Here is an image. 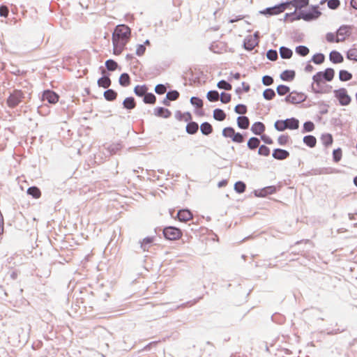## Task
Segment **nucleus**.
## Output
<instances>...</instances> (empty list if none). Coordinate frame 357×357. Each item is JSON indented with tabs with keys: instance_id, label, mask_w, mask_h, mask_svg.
<instances>
[{
	"instance_id": "ea45409f",
	"label": "nucleus",
	"mask_w": 357,
	"mask_h": 357,
	"mask_svg": "<svg viewBox=\"0 0 357 357\" xmlns=\"http://www.w3.org/2000/svg\"><path fill=\"white\" fill-rule=\"evenodd\" d=\"M263 96L265 99L271 100L275 96V93L273 89H267L264 91Z\"/></svg>"
},
{
	"instance_id": "603ef678",
	"label": "nucleus",
	"mask_w": 357,
	"mask_h": 357,
	"mask_svg": "<svg viewBox=\"0 0 357 357\" xmlns=\"http://www.w3.org/2000/svg\"><path fill=\"white\" fill-rule=\"evenodd\" d=\"M235 112L239 114H245L247 112V107L245 105L239 104L235 107Z\"/></svg>"
},
{
	"instance_id": "e433bc0d",
	"label": "nucleus",
	"mask_w": 357,
	"mask_h": 357,
	"mask_svg": "<svg viewBox=\"0 0 357 357\" xmlns=\"http://www.w3.org/2000/svg\"><path fill=\"white\" fill-rule=\"evenodd\" d=\"M309 3V0H294L292 3L293 6L296 7V8H302Z\"/></svg>"
},
{
	"instance_id": "4468645a",
	"label": "nucleus",
	"mask_w": 357,
	"mask_h": 357,
	"mask_svg": "<svg viewBox=\"0 0 357 357\" xmlns=\"http://www.w3.org/2000/svg\"><path fill=\"white\" fill-rule=\"evenodd\" d=\"M273 157L276 160H284L289 156V153L284 149H276L273 151Z\"/></svg>"
},
{
	"instance_id": "69168bd1",
	"label": "nucleus",
	"mask_w": 357,
	"mask_h": 357,
	"mask_svg": "<svg viewBox=\"0 0 357 357\" xmlns=\"http://www.w3.org/2000/svg\"><path fill=\"white\" fill-rule=\"evenodd\" d=\"M261 139L267 144H272L273 143V139L268 135H261Z\"/></svg>"
},
{
	"instance_id": "393cba45",
	"label": "nucleus",
	"mask_w": 357,
	"mask_h": 357,
	"mask_svg": "<svg viewBox=\"0 0 357 357\" xmlns=\"http://www.w3.org/2000/svg\"><path fill=\"white\" fill-rule=\"evenodd\" d=\"M303 142L310 148H313L316 146L317 144V139L316 138L312 135H307L304 137L303 138Z\"/></svg>"
},
{
	"instance_id": "a18cd8bd",
	"label": "nucleus",
	"mask_w": 357,
	"mask_h": 357,
	"mask_svg": "<svg viewBox=\"0 0 357 357\" xmlns=\"http://www.w3.org/2000/svg\"><path fill=\"white\" fill-rule=\"evenodd\" d=\"M289 88L285 85H279L277 87V92L280 96H284L289 93Z\"/></svg>"
},
{
	"instance_id": "1a4fd4ad",
	"label": "nucleus",
	"mask_w": 357,
	"mask_h": 357,
	"mask_svg": "<svg viewBox=\"0 0 357 357\" xmlns=\"http://www.w3.org/2000/svg\"><path fill=\"white\" fill-rule=\"evenodd\" d=\"M352 29L353 27L351 26H341L336 32L337 36V40H339L340 42L344 41L347 38H349L351 36L352 33Z\"/></svg>"
},
{
	"instance_id": "a211bd4d",
	"label": "nucleus",
	"mask_w": 357,
	"mask_h": 357,
	"mask_svg": "<svg viewBox=\"0 0 357 357\" xmlns=\"http://www.w3.org/2000/svg\"><path fill=\"white\" fill-rule=\"evenodd\" d=\"M238 126L241 129H247L250 125V121L247 116H241L237 118Z\"/></svg>"
},
{
	"instance_id": "864d4df0",
	"label": "nucleus",
	"mask_w": 357,
	"mask_h": 357,
	"mask_svg": "<svg viewBox=\"0 0 357 357\" xmlns=\"http://www.w3.org/2000/svg\"><path fill=\"white\" fill-rule=\"evenodd\" d=\"M190 102L193 105H195L198 108H201L203 106V102L202 100L199 98H197V97H192L190 99Z\"/></svg>"
},
{
	"instance_id": "a19ab883",
	"label": "nucleus",
	"mask_w": 357,
	"mask_h": 357,
	"mask_svg": "<svg viewBox=\"0 0 357 357\" xmlns=\"http://www.w3.org/2000/svg\"><path fill=\"white\" fill-rule=\"evenodd\" d=\"M207 98L211 102L217 101L219 99V93L216 91H210L207 93Z\"/></svg>"
},
{
	"instance_id": "c9c22d12",
	"label": "nucleus",
	"mask_w": 357,
	"mask_h": 357,
	"mask_svg": "<svg viewBox=\"0 0 357 357\" xmlns=\"http://www.w3.org/2000/svg\"><path fill=\"white\" fill-rule=\"evenodd\" d=\"M326 40L328 43H340L339 40H337V36L336 33H328L326 35Z\"/></svg>"
},
{
	"instance_id": "680f3d73",
	"label": "nucleus",
	"mask_w": 357,
	"mask_h": 357,
	"mask_svg": "<svg viewBox=\"0 0 357 357\" xmlns=\"http://www.w3.org/2000/svg\"><path fill=\"white\" fill-rule=\"evenodd\" d=\"M262 82L264 85L266 86H269V85H271L273 82V79L268 76V75H266V76H264L263 78H262Z\"/></svg>"
},
{
	"instance_id": "4be33fe9",
	"label": "nucleus",
	"mask_w": 357,
	"mask_h": 357,
	"mask_svg": "<svg viewBox=\"0 0 357 357\" xmlns=\"http://www.w3.org/2000/svg\"><path fill=\"white\" fill-rule=\"evenodd\" d=\"M27 193L35 199H38L41 196V192L40 189L35 186L29 188L27 190Z\"/></svg>"
},
{
	"instance_id": "ddd939ff",
	"label": "nucleus",
	"mask_w": 357,
	"mask_h": 357,
	"mask_svg": "<svg viewBox=\"0 0 357 357\" xmlns=\"http://www.w3.org/2000/svg\"><path fill=\"white\" fill-rule=\"evenodd\" d=\"M193 218L192 213L188 209L179 210L177 213V218L180 222H186Z\"/></svg>"
},
{
	"instance_id": "9d476101",
	"label": "nucleus",
	"mask_w": 357,
	"mask_h": 357,
	"mask_svg": "<svg viewBox=\"0 0 357 357\" xmlns=\"http://www.w3.org/2000/svg\"><path fill=\"white\" fill-rule=\"evenodd\" d=\"M321 12L319 11L318 7L313 6L309 12L302 11L299 13L298 19H303L306 21L316 19L319 17Z\"/></svg>"
},
{
	"instance_id": "8fccbe9b",
	"label": "nucleus",
	"mask_w": 357,
	"mask_h": 357,
	"mask_svg": "<svg viewBox=\"0 0 357 357\" xmlns=\"http://www.w3.org/2000/svg\"><path fill=\"white\" fill-rule=\"evenodd\" d=\"M179 97V93L177 91H172L167 93V98L169 100H176Z\"/></svg>"
},
{
	"instance_id": "423d86ee",
	"label": "nucleus",
	"mask_w": 357,
	"mask_h": 357,
	"mask_svg": "<svg viewBox=\"0 0 357 357\" xmlns=\"http://www.w3.org/2000/svg\"><path fill=\"white\" fill-rule=\"evenodd\" d=\"M222 135L226 138H230L235 143H242L244 141L243 136L240 132H236L232 127H226L222 130Z\"/></svg>"
},
{
	"instance_id": "f704fd0d",
	"label": "nucleus",
	"mask_w": 357,
	"mask_h": 357,
	"mask_svg": "<svg viewBox=\"0 0 357 357\" xmlns=\"http://www.w3.org/2000/svg\"><path fill=\"white\" fill-rule=\"evenodd\" d=\"M347 57L349 60L357 61V47H354L349 50Z\"/></svg>"
},
{
	"instance_id": "13d9d810",
	"label": "nucleus",
	"mask_w": 357,
	"mask_h": 357,
	"mask_svg": "<svg viewBox=\"0 0 357 357\" xmlns=\"http://www.w3.org/2000/svg\"><path fill=\"white\" fill-rule=\"evenodd\" d=\"M333 159L335 162H339L342 158V151L340 149H337L333 151Z\"/></svg>"
},
{
	"instance_id": "e2e57ef3",
	"label": "nucleus",
	"mask_w": 357,
	"mask_h": 357,
	"mask_svg": "<svg viewBox=\"0 0 357 357\" xmlns=\"http://www.w3.org/2000/svg\"><path fill=\"white\" fill-rule=\"evenodd\" d=\"M340 5V1L338 0H329L328 2V6L331 9L337 8Z\"/></svg>"
},
{
	"instance_id": "5701e85b",
	"label": "nucleus",
	"mask_w": 357,
	"mask_h": 357,
	"mask_svg": "<svg viewBox=\"0 0 357 357\" xmlns=\"http://www.w3.org/2000/svg\"><path fill=\"white\" fill-rule=\"evenodd\" d=\"M148 91L146 85H137L134 89L135 93L138 96H144Z\"/></svg>"
},
{
	"instance_id": "a878e982",
	"label": "nucleus",
	"mask_w": 357,
	"mask_h": 357,
	"mask_svg": "<svg viewBox=\"0 0 357 357\" xmlns=\"http://www.w3.org/2000/svg\"><path fill=\"white\" fill-rule=\"evenodd\" d=\"M123 106L125 108L128 109H134L136 106V103H135V99L132 97H130V98H126L124 100H123Z\"/></svg>"
},
{
	"instance_id": "f3484780",
	"label": "nucleus",
	"mask_w": 357,
	"mask_h": 357,
	"mask_svg": "<svg viewBox=\"0 0 357 357\" xmlns=\"http://www.w3.org/2000/svg\"><path fill=\"white\" fill-rule=\"evenodd\" d=\"M154 112L157 116L162 118H169L172 114L168 109L164 107H157L154 109Z\"/></svg>"
},
{
	"instance_id": "774afa93",
	"label": "nucleus",
	"mask_w": 357,
	"mask_h": 357,
	"mask_svg": "<svg viewBox=\"0 0 357 357\" xmlns=\"http://www.w3.org/2000/svg\"><path fill=\"white\" fill-rule=\"evenodd\" d=\"M244 17H245L244 15H240L237 16L236 17H234V19L229 20V22L230 23H234L235 22H237V21H239V20H241L244 19Z\"/></svg>"
},
{
	"instance_id": "20e7f679",
	"label": "nucleus",
	"mask_w": 357,
	"mask_h": 357,
	"mask_svg": "<svg viewBox=\"0 0 357 357\" xmlns=\"http://www.w3.org/2000/svg\"><path fill=\"white\" fill-rule=\"evenodd\" d=\"M24 99V93L19 89L14 90L6 100V104L10 108H15Z\"/></svg>"
},
{
	"instance_id": "9b49d317",
	"label": "nucleus",
	"mask_w": 357,
	"mask_h": 357,
	"mask_svg": "<svg viewBox=\"0 0 357 357\" xmlns=\"http://www.w3.org/2000/svg\"><path fill=\"white\" fill-rule=\"evenodd\" d=\"M288 5V3H282L271 8H267L262 12V13L269 15H278L284 12L287 9Z\"/></svg>"
},
{
	"instance_id": "c85d7f7f",
	"label": "nucleus",
	"mask_w": 357,
	"mask_h": 357,
	"mask_svg": "<svg viewBox=\"0 0 357 357\" xmlns=\"http://www.w3.org/2000/svg\"><path fill=\"white\" fill-rule=\"evenodd\" d=\"M339 78L342 82H346L351 79L352 74L345 70H341L339 73Z\"/></svg>"
},
{
	"instance_id": "49530a36",
	"label": "nucleus",
	"mask_w": 357,
	"mask_h": 357,
	"mask_svg": "<svg viewBox=\"0 0 357 357\" xmlns=\"http://www.w3.org/2000/svg\"><path fill=\"white\" fill-rule=\"evenodd\" d=\"M258 153L261 155L268 156L270 154V149L266 146L261 145L259 148Z\"/></svg>"
},
{
	"instance_id": "cd10ccee",
	"label": "nucleus",
	"mask_w": 357,
	"mask_h": 357,
	"mask_svg": "<svg viewBox=\"0 0 357 357\" xmlns=\"http://www.w3.org/2000/svg\"><path fill=\"white\" fill-rule=\"evenodd\" d=\"M295 76V72L294 70H284L281 74V79L285 81H290L294 79Z\"/></svg>"
},
{
	"instance_id": "f257e3e1",
	"label": "nucleus",
	"mask_w": 357,
	"mask_h": 357,
	"mask_svg": "<svg viewBox=\"0 0 357 357\" xmlns=\"http://www.w3.org/2000/svg\"><path fill=\"white\" fill-rule=\"evenodd\" d=\"M334 76L335 71L331 68H326L324 71L317 73L312 77V91L315 93H329L331 91L332 86L327 85L325 81H332Z\"/></svg>"
},
{
	"instance_id": "bb28decb",
	"label": "nucleus",
	"mask_w": 357,
	"mask_h": 357,
	"mask_svg": "<svg viewBox=\"0 0 357 357\" xmlns=\"http://www.w3.org/2000/svg\"><path fill=\"white\" fill-rule=\"evenodd\" d=\"M199 126L196 122H190L186 126V131L188 133L193 135L198 130Z\"/></svg>"
},
{
	"instance_id": "0eeeda50",
	"label": "nucleus",
	"mask_w": 357,
	"mask_h": 357,
	"mask_svg": "<svg viewBox=\"0 0 357 357\" xmlns=\"http://www.w3.org/2000/svg\"><path fill=\"white\" fill-rule=\"evenodd\" d=\"M163 234L165 238L170 241H176L181 238L183 233L178 228L174 227H167L163 229Z\"/></svg>"
},
{
	"instance_id": "052dcab7",
	"label": "nucleus",
	"mask_w": 357,
	"mask_h": 357,
	"mask_svg": "<svg viewBox=\"0 0 357 357\" xmlns=\"http://www.w3.org/2000/svg\"><path fill=\"white\" fill-rule=\"evenodd\" d=\"M304 130L307 132H311L314 129V125L311 121L305 122L303 125Z\"/></svg>"
},
{
	"instance_id": "f03ea898",
	"label": "nucleus",
	"mask_w": 357,
	"mask_h": 357,
	"mask_svg": "<svg viewBox=\"0 0 357 357\" xmlns=\"http://www.w3.org/2000/svg\"><path fill=\"white\" fill-rule=\"evenodd\" d=\"M130 29L125 25H117L112 33L113 54L120 55L130 38Z\"/></svg>"
},
{
	"instance_id": "6e6552de",
	"label": "nucleus",
	"mask_w": 357,
	"mask_h": 357,
	"mask_svg": "<svg viewBox=\"0 0 357 357\" xmlns=\"http://www.w3.org/2000/svg\"><path fill=\"white\" fill-rule=\"evenodd\" d=\"M307 96L302 92L292 91L285 98L286 102L291 104H299L306 100Z\"/></svg>"
},
{
	"instance_id": "7ed1b4c3",
	"label": "nucleus",
	"mask_w": 357,
	"mask_h": 357,
	"mask_svg": "<svg viewBox=\"0 0 357 357\" xmlns=\"http://www.w3.org/2000/svg\"><path fill=\"white\" fill-rule=\"evenodd\" d=\"M275 128L278 131L286 129L295 130L298 128L299 121L296 119L291 118L286 120H278L274 124Z\"/></svg>"
},
{
	"instance_id": "72a5a7b5",
	"label": "nucleus",
	"mask_w": 357,
	"mask_h": 357,
	"mask_svg": "<svg viewBox=\"0 0 357 357\" xmlns=\"http://www.w3.org/2000/svg\"><path fill=\"white\" fill-rule=\"evenodd\" d=\"M260 144V141L257 137H251L248 142V146L250 149H257Z\"/></svg>"
},
{
	"instance_id": "412c9836",
	"label": "nucleus",
	"mask_w": 357,
	"mask_h": 357,
	"mask_svg": "<svg viewBox=\"0 0 357 357\" xmlns=\"http://www.w3.org/2000/svg\"><path fill=\"white\" fill-rule=\"evenodd\" d=\"M200 130L203 135H208L212 133L213 127L209 123L205 122L201 125Z\"/></svg>"
},
{
	"instance_id": "6ab92c4d",
	"label": "nucleus",
	"mask_w": 357,
	"mask_h": 357,
	"mask_svg": "<svg viewBox=\"0 0 357 357\" xmlns=\"http://www.w3.org/2000/svg\"><path fill=\"white\" fill-rule=\"evenodd\" d=\"M330 60L334 63H340L343 61V56L337 51H332L329 55Z\"/></svg>"
},
{
	"instance_id": "0e129e2a",
	"label": "nucleus",
	"mask_w": 357,
	"mask_h": 357,
	"mask_svg": "<svg viewBox=\"0 0 357 357\" xmlns=\"http://www.w3.org/2000/svg\"><path fill=\"white\" fill-rule=\"evenodd\" d=\"M8 8L6 6H0V16L6 17L8 15Z\"/></svg>"
},
{
	"instance_id": "3c124183",
	"label": "nucleus",
	"mask_w": 357,
	"mask_h": 357,
	"mask_svg": "<svg viewBox=\"0 0 357 357\" xmlns=\"http://www.w3.org/2000/svg\"><path fill=\"white\" fill-rule=\"evenodd\" d=\"M324 59H325V57H324V54H317L313 56L312 61L314 63L321 64L324 61Z\"/></svg>"
},
{
	"instance_id": "4d7b16f0",
	"label": "nucleus",
	"mask_w": 357,
	"mask_h": 357,
	"mask_svg": "<svg viewBox=\"0 0 357 357\" xmlns=\"http://www.w3.org/2000/svg\"><path fill=\"white\" fill-rule=\"evenodd\" d=\"M155 91L156 93L162 95L167 91V88L163 84H158L155 88Z\"/></svg>"
},
{
	"instance_id": "79ce46f5",
	"label": "nucleus",
	"mask_w": 357,
	"mask_h": 357,
	"mask_svg": "<svg viewBox=\"0 0 357 357\" xmlns=\"http://www.w3.org/2000/svg\"><path fill=\"white\" fill-rule=\"evenodd\" d=\"M156 98L153 93H146L144 96V102L149 104H154L155 102Z\"/></svg>"
},
{
	"instance_id": "7c9ffc66",
	"label": "nucleus",
	"mask_w": 357,
	"mask_h": 357,
	"mask_svg": "<svg viewBox=\"0 0 357 357\" xmlns=\"http://www.w3.org/2000/svg\"><path fill=\"white\" fill-rule=\"evenodd\" d=\"M117 93L112 89H108L104 92V97L108 101H113L116 98Z\"/></svg>"
},
{
	"instance_id": "aec40b11",
	"label": "nucleus",
	"mask_w": 357,
	"mask_h": 357,
	"mask_svg": "<svg viewBox=\"0 0 357 357\" xmlns=\"http://www.w3.org/2000/svg\"><path fill=\"white\" fill-rule=\"evenodd\" d=\"M98 85L100 87L107 89L111 85V79L107 76L102 77L98 80Z\"/></svg>"
},
{
	"instance_id": "58836bf2",
	"label": "nucleus",
	"mask_w": 357,
	"mask_h": 357,
	"mask_svg": "<svg viewBox=\"0 0 357 357\" xmlns=\"http://www.w3.org/2000/svg\"><path fill=\"white\" fill-rule=\"evenodd\" d=\"M246 188L245 184L242 181H238L234 184V190L238 193H243L245 192Z\"/></svg>"
},
{
	"instance_id": "bf43d9fd",
	"label": "nucleus",
	"mask_w": 357,
	"mask_h": 357,
	"mask_svg": "<svg viewBox=\"0 0 357 357\" xmlns=\"http://www.w3.org/2000/svg\"><path fill=\"white\" fill-rule=\"evenodd\" d=\"M220 100L223 103H228L231 101V95L229 93H222L220 96Z\"/></svg>"
},
{
	"instance_id": "b1692460",
	"label": "nucleus",
	"mask_w": 357,
	"mask_h": 357,
	"mask_svg": "<svg viewBox=\"0 0 357 357\" xmlns=\"http://www.w3.org/2000/svg\"><path fill=\"white\" fill-rule=\"evenodd\" d=\"M213 118L217 121H224L226 119V114L220 109H215L213 111Z\"/></svg>"
},
{
	"instance_id": "4c0bfd02",
	"label": "nucleus",
	"mask_w": 357,
	"mask_h": 357,
	"mask_svg": "<svg viewBox=\"0 0 357 357\" xmlns=\"http://www.w3.org/2000/svg\"><path fill=\"white\" fill-rule=\"evenodd\" d=\"M105 66H106V68H107V70H110V71L115 70L118 67L117 63L112 59H109V60L106 61Z\"/></svg>"
},
{
	"instance_id": "5fc2aeb1",
	"label": "nucleus",
	"mask_w": 357,
	"mask_h": 357,
	"mask_svg": "<svg viewBox=\"0 0 357 357\" xmlns=\"http://www.w3.org/2000/svg\"><path fill=\"white\" fill-rule=\"evenodd\" d=\"M267 58L271 61H275L278 59V52L275 50H268L266 54Z\"/></svg>"
},
{
	"instance_id": "f8f14e48",
	"label": "nucleus",
	"mask_w": 357,
	"mask_h": 357,
	"mask_svg": "<svg viewBox=\"0 0 357 357\" xmlns=\"http://www.w3.org/2000/svg\"><path fill=\"white\" fill-rule=\"evenodd\" d=\"M59 96L53 91L46 90L43 92L42 100H46L49 103L55 104L59 101Z\"/></svg>"
},
{
	"instance_id": "473e14b6",
	"label": "nucleus",
	"mask_w": 357,
	"mask_h": 357,
	"mask_svg": "<svg viewBox=\"0 0 357 357\" xmlns=\"http://www.w3.org/2000/svg\"><path fill=\"white\" fill-rule=\"evenodd\" d=\"M321 139L323 144L325 145L326 146L331 145L333 142L332 135L328 133L322 135Z\"/></svg>"
},
{
	"instance_id": "39448f33",
	"label": "nucleus",
	"mask_w": 357,
	"mask_h": 357,
	"mask_svg": "<svg viewBox=\"0 0 357 357\" xmlns=\"http://www.w3.org/2000/svg\"><path fill=\"white\" fill-rule=\"evenodd\" d=\"M334 96L338 100L340 105L342 106L348 105L351 100L347 90L344 88H340L333 91Z\"/></svg>"
},
{
	"instance_id": "37998d69",
	"label": "nucleus",
	"mask_w": 357,
	"mask_h": 357,
	"mask_svg": "<svg viewBox=\"0 0 357 357\" xmlns=\"http://www.w3.org/2000/svg\"><path fill=\"white\" fill-rule=\"evenodd\" d=\"M296 52L301 56H304L308 54L309 49L305 46L300 45L296 48Z\"/></svg>"
},
{
	"instance_id": "de8ad7c7",
	"label": "nucleus",
	"mask_w": 357,
	"mask_h": 357,
	"mask_svg": "<svg viewBox=\"0 0 357 357\" xmlns=\"http://www.w3.org/2000/svg\"><path fill=\"white\" fill-rule=\"evenodd\" d=\"M217 86L219 89H225V90H228V91L231 90L232 88L231 85L225 80L220 81L218 83Z\"/></svg>"
},
{
	"instance_id": "338daca9",
	"label": "nucleus",
	"mask_w": 357,
	"mask_h": 357,
	"mask_svg": "<svg viewBox=\"0 0 357 357\" xmlns=\"http://www.w3.org/2000/svg\"><path fill=\"white\" fill-rule=\"evenodd\" d=\"M146 48L143 45H139L137 47L136 54L138 56H142L145 52Z\"/></svg>"
},
{
	"instance_id": "09e8293b",
	"label": "nucleus",
	"mask_w": 357,
	"mask_h": 357,
	"mask_svg": "<svg viewBox=\"0 0 357 357\" xmlns=\"http://www.w3.org/2000/svg\"><path fill=\"white\" fill-rule=\"evenodd\" d=\"M289 141V137L287 135H280L278 138V142L280 145L284 146L286 145Z\"/></svg>"
},
{
	"instance_id": "c756f323",
	"label": "nucleus",
	"mask_w": 357,
	"mask_h": 357,
	"mask_svg": "<svg viewBox=\"0 0 357 357\" xmlns=\"http://www.w3.org/2000/svg\"><path fill=\"white\" fill-rule=\"evenodd\" d=\"M119 84L123 86H128L130 84V78L128 74L123 73L119 77Z\"/></svg>"
},
{
	"instance_id": "6e6d98bb",
	"label": "nucleus",
	"mask_w": 357,
	"mask_h": 357,
	"mask_svg": "<svg viewBox=\"0 0 357 357\" xmlns=\"http://www.w3.org/2000/svg\"><path fill=\"white\" fill-rule=\"evenodd\" d=\"M250 85L245 82H243L241 84V87H239L236 89V92L238 93H241L242 92H248L250 91Z\"/></svg>"
},
{
	"instance_id": "dca6fc26",
	"label": "nucleus",
	"mask_w": 357,
	"mask_h": 357,
	"mask_svg": "<svg viewBox=\"0 0 357 357\" xmlns=\"http://www.w3.org/2000/svg\"><path fill=\"white\" fill-rule=\"evenodd\" d=\"M210 49L215 53L220 54L225 50L226 45L222 42L216 41L211 44Z\"/></svg>"
},
{
	"instance_id": "2f4dec72",
	"label": "nucleus",
	"mask_w": 357,
	"mask_h": 357,
	"mask_svg": "<svg viewBox=\"0 0 357 357\" xmlns=\"http://www.w3.org/2000/svg\"><path fill=\"white\" fill-rule=\"evenodd\" d=\"M280 54L283 59H290L292 56V51L285 47H281L280 49Z\"/></svg>"
},
{
	"instance_id": "2eb2a0df",
	"label": "nucleus",
	"mask_w": 357,
	"mask_h": 357,
	"mask_svg": "<svg viewBox=\"0 0 357 357\" xmlns=\"http://www.w3.org/2000/svg\"><path fill=\"white\" fill-rule=\"evenodd\" d=\"M266 127L261 122H255L251 127V131L257 135H262L264 132Z\"/></svg>"
},
{
	"instance_id": "c03bdc74",
	"label": "nucleus",
	"mask_w": 357,
	"mask_h": 357,
	"mask_svg": "<svg viewBox=\"0 0 357 357\" xmlns=\"http://www.w3.org/2000/svg\"><path fill=\"white\" fill-rule=\"evenodd\" d=\"M153 242V237H146L144 238L141 242V246L144 250H147L148 245L151 244Z\"/></svg>"
}]
</instances>
